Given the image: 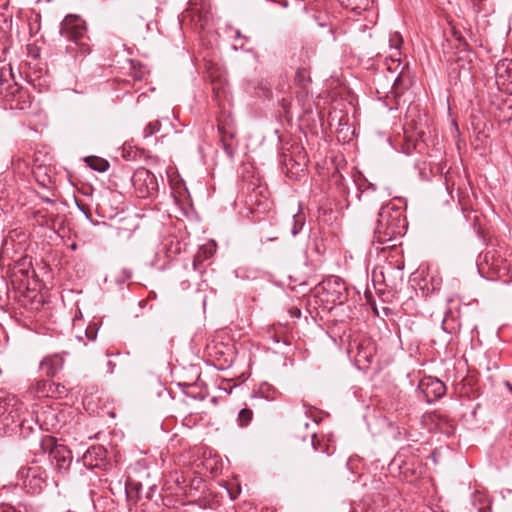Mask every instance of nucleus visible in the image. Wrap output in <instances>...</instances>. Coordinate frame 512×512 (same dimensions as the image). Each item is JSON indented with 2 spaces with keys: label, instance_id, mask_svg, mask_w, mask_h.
<instances>
[{
  "label": "nucleus",
  "instance_id": "16",
  "mask_svg": "<svg viewBox=\"0 0 512 512\" xmlns=\"http://www.w3.org/2000/svg\"><path fill=\"white\" fill-rule=\"evenodd\" d=\"M16 396L9 395L4 398H0V422L4 424V420H6L8 411L11 406H15Z\"/></svg>",
  "mask_w": 512,
  "mask_h": 512
},
{
  "label": "nucleus",
  "instance_id": "14",
  "mask_svg": "<svg viewBox=\"0 0 512 512\" xmlns=\"http://www.w3.org/2000/svg\"><path fill=\"white\" fill-rule=\"evenodd\" d=\"M23 403L16 397L15 406H11L6 420H4V425L9 426L20 420L21 415L23 414Z\"/></svg>",
  "mask_w": 512,
  "mask_h": 512
},
{
  "label": "nucleus",
  "instance_id": "42",
  "mask_svg": "<svg viewBox=\"0 0 512 512\" xmlns=\"http://www.w3.org/2000/svg\"><path fill=\"white\" fill-rule=\"evenodd\" d=\"M68 512H71V511H68Z\"/></svg>",
  "mask_w": 512,
  "mask_h": 512
},
{
  "label": "nucleus",
  "instance_id": "13",
  "mask_svg": "<svg viewBox=\"0 0 512 512\" xmlns=\"http://www.w3.org/2000/svg\"><path fill=\"white\" fill-rule=\"evenodd\" d=\"M42 468L38 465L23 467L18 471L20 480H43Z\"/></svg>",
  "mask_w": 512,
  "mask_h": 512
},
{
  "label": "nucleus",
  "instance_id": "7",
  "mask_svg": "<svg viewBox=\"0 0 512 512\" xmlns=\"http://www.w3.org/2000/svg\"><path fill=\"white\" fill-rule=\"evenodd\" d=\"M419 389L423 393L427 402L441 398L446 393L445 384L437 378H426L419 384Z\"/></svg>",
  "mask_w": 512,
  "mask_h": 512
},
{
  "label": "nucleus",
  "instance_id": "37",
  "mask_svg": "<svg viewBox=\"0 0 512 512\" xmlns=\"http://www.w3.org/2000/svg\"><path fill=\"white\" fill-rule=\"evenodd\" d=\"M236 37H241V33H240V31H237V32H236Z\"/></svg>",
  "mask_w": 512,
  "mask_h": 512
},
{
  "label": "nucleus",
  "instance_id": "15",
  "mask_svg": "<svg viewBox=\"0 0 512 512\" xmlns=\"http://www.w3.org/2000/svg\"><path fill=\"white\" fill-rule=\"evenodd\" d=\"M87 165L98 172H105L109 168V162L97 156H89L85 159Z\"/></svg>",
  "mask_w": 512,
  "mask_h": 512
},
{
  "label": "nucleus",
  "instance_id": "23",
  "mask_svg": "<svg viewBox=\"0 0 512 512\" xmlns=\"http://www.w3.org/2000/svg\"><path fill=\"white\" fill-rule=\"evenodd\" d=\"M161 128V123L158 120L149 122L144 129V136L150 137L157 133Z\"/></svg>",
  "mask_w": 512,
  "mask_h": 512
},
{
  "label": "nucleus",
  "instance_id": "28",
  "mask_svg": "<svg viewBox=\"0 0 512 512\" xmlns=\"http://www.w3.org/2000/svg\"><path fill=\"white\" fill-rule=\"evenodd\" d=\"M202 261V256L200 254H197L193 261V267L195 270H198V263Z\"/></svg>",
  "mask_w": 512,
  "mask_h": 512
},
{
  "label": "nucleus",
  "instance_id": "6",
  "mask_svg": "<svg viewBox=\"0 0 512 512\" xmlns=\"http://www.w3.org/2000/svg\"><path fill=\"white\" fill-rule=\"evenodd\" d=\"M107 450L101 446L96 445L89 448L82 457V462L85 467L90 470L105 469L107 466Z\"/></svg>",
  "mask_w": 512,
  "mask_h": 512
},
{
  "label": "nucleus",
  "instance_id": "19",
  "mask_svg": "<svg viewBox=\"0 0 512 512\" xmlns=\"http://www.w3.org/2000/svg\"><path fill=\"white\" fill-rule=\"evenodd\" d=\"M295 82L302 88H305L310 82L309 72L305 68H299L295 73Z\"/></svg>",
  "mask_w": 512,
  "mask_h": 512
},
{
  "label": "nucleus",
  "instance_id": "31",
  "mask_svg": "<svg viewBox=\"0 0 512 512\" xmlns=\"http://www.w3.org/2000/svg\"><path fill=\"white\" fill-rule=\"evenodd\" d=\"M322 452H326L328 455L332 454L333 452H330L329 451V446L324 444L323 445V449H322Z\"/></svg>",
  "mask_w": 512,
  "mask_h": 512
},
{
  "label": "nucleus",
  "instance_id": "10",
  "mask_svg": "<svg viewBox=\"0 0 512 512\" xmlns=\"http://www.w3.org/2000/svg\"><path fill=\"white\" fill-rule=\"evenodd\" d=\"M63 364V357L59 354H54L47 356L42 360L40 363V369L45 375L54 377L58 374L59 371L62 370Z\"/></svg>",
  "mask_w": 512,
  "mask_h": 512
},
{
  "label": "nucleus",
  "instance_id": "29",
  "mask_svg": "<svg viewBox=\"0 0 512 512\" xmlns=\"http://www.w3.org/2000/svg\"><path fill=\"white\" fill-rule=\"evenodd\" d=\"M281 104H282V107L284 108L285 112L287 113V109H288L290 103L286 99H282Z\"/></svg>",
  "mask_w": 512,
  "mask_h": 512
},
{
  "label": "nucleus",
  "instance_id": "30",
  "mask_svg": "<svg viewBox=\"0 0 512 512\" xmlns=\"http://www.w3.org/2000/svg\"><path fill=\"white\" fill-rule=\"evenodd\" d=\"M346 299L345 295H343L341 292H339V295L337 297V300L339 303H343V301Z\"/></svg>",
  "mask_w": 512,
  "mask_h": 512
},
{
  "label": "nucleus",
  "instance_id": "12",
  "mask_svg": "<svg viewBox=\"0 0 512 512\" xmlns=\"http://www.w3.org/2000/svg\"><path fill=\"white\" fill-rule=\"evenodd\" d=\"M116 483L119 486V490H123L128 501L137 502L138 500H140L142 498L141 482H116Z\"/></svg>",
  "mask_w": 512,
  "mask_h": 512
},
{
  "label": "nucleus",
  "instance_id": "11",
  "mask_svg": "<svg viewBox=\"0 0 512 512\" xmlns=\"http://www.w3.org/2000/svg\"><path fill=\"white\" fill-rule=\"evenodd\" d=\"M472 504L477 509V512L491 511V500L486 491L481 489V487H475L472 494Z\"/></svg>",
  "mask_w": 512,
  "mask_h": 512
},
{
  "label": "nucleus",
  "instance_id": "32",
  "mask_svg": "<svg viewBox=\"0 0 512 512\" xmlns=\"http://www.w3.org/2000/svg\"><path fill=\"white\" fill-rule=\"evenodd\" d=\"M271 339L273 340L274 343L276 344H279L281 342L280 338L277 337L276 335L272 336Z\"/></svg>",
  "mask_w": 512,
  "mask_h": 512
},
{
  "label": "nucleus",
  "instance_id": "1",
  "mask_svg": "<svg viewBox=\"0 0 512 512\" xmlns=\"http://www.w3.org/2000/svg\"><path fill=\"white\" fill-rule=\"evenodd\" d=\"M406 225L403 211L395 205L382 206L378 213L373 243L385 244L400 236Z\"/></svg>",
  "mask_w": 512,
  "mask_h": 512
},
{
  "label": "nucleus",
  "instance_id": "26",
  "mask_svg": "<svg viewBox=\"0 0 512 512\" xmlns=\"http://www.w3.org/2000/svg\"><path fill=\"white\" fill-rule=\"evenodd\" d=\"M501 67H505L506 70L511 71L512 70V60L506 59V60L502 61L498 65L497 69L499 70Z\"/></svg>",
  "mask_w": 512,
  "mask_h": 512
},
{
  "label": "nucleus",
  "instance_id": "17",
  "mask_svg": "<svg viewBox=\"0 0 512 512\" xmlns=\"http://www.w3.org/2000/svg\"><path fill=\"white\" fill-rule=\"evenodd\" d=\"M220 485L226 490L230 499H236L241 493L240 482H220Z\"/></svg>",
  "mask_w": 512,
  "mask_h": 512
},
{
  "label": "nucleus",
  "instance_id": "41",
  "mask_svg": "<svg viewBox=\"0 0 512 512\" xmlns=\"http://www.w3.org/2000/svg\"><path fill=\"white\" fill-rule=\"evenodd\" d=\"M350 512H356V510H351Z\"/></svg>",
  "mask_w": 512,
  "mask_h": 512
},
{
  "label": "nucleus",
  "instance_id": "20",
  "mask_svg": "<svg viewBox=\"0 0 512 512\" xmlns=\"http://www.w3.org/2000/svg\"><path fill=\"white\" fill-rule=\"evenodd\" d=\"M253 418V411L249 408L241 409L238 413V423L241 427L247 426Z\"/></svg>",
  "mask_w": 512,
  "mask_h": 512
},
{
  "label": "nucleus",
  "instance_id": "2",
  "mask_svg": "<svg viewBox=\"0 0 512 512\" xmlns=\"http://www.w3.org/2000/svg\"><path fill=\"white\" fill-rule=\"evenodd\" d=\"M60 34L70 42L66 47L67 53L74 57L90 54L86 23L80 16L67 15L60 24Z\"/></svg>",
  "mask_w": 512,
  "mask_h": 512
},
{
  "label": "nucleus",
  "instance_id": "27",
  "mask_svg": "<svg viewBox=\"0 0 512 512\" xmlns=\"http://www.w3.org/2000/svg\"><path fill=\"white\" fill-rule=\"evenodd\" d=\"M157 489V486L154 484V485H151L148 487V491L145 495V498L148 499V500H151L153 498V494L155 492V490Z\"/></svg>",
  "mask_w": 512,
  "mask_h": 512
},
{
  "label": "nucleus",
  "instance_id": "21",
  "mask_svg": "<svg viewBox=\"0 0 512 512\" xmlns=\"http://www.w3.org/2000/svg\"><path fill=\"white\" fill-rule=\"evenodd\" d=\"M34 217L39 226L52 228L53 219L49 214L38 211Z\"/></svg>",
  "mask_w": 512,
  "mask_h": 512
},
{
  "label": "nucleus",
  "instance_id": "36",
  "mask_svg": "<svg viewBox=\"0 0 512 512\" xmlns=\"http://www.w3.org/2000/svg\"><path fill=\"white\" fill-rule=\"evenodd\" d=\"M390 94H392L395 98L397 97V93L394 91L390 92Z\"/></svg>",
  "mask_w": 512,
  "mask_h": 512
},
{
  "label": "nucleus",
  "instance_id": "35",
  "mask_svg": "<svg viewBox=\"0 0 512 512\" xmlns=\"http://www.w3.org/2000/svg\"><path fill=\"white\" fill-rule=\"evenodd\" d=\"M392 109H398V102L397 101L395 102V106H391L390 107V110H392Z\"/></svg>",
  "mask_w": 512,
  "mask_h": 512
},
{
  "label": "nucleus",
  "instance_id": "3",
  "mask_svg": "<svg viewBox=\"0 0 512 512\" xmlns=\"http://www.w3.org/2000/svg\"><path fill=\"white\" fill-rule=\"evenodd\" d=\"M0 86V98L6 102L10 109L26 112L32 106V99L26 88L18 85L11 76H6Z\"/></svg>",
  "mask_w": 512,
  "mask_h": 512
},
{
  "label": "nucleus",
  "instance_id": "9",
  "mask_svg": "<svg viewBox=\"0 0 512 512\" xmlns=\"http://www.w3.org/2000/svg\"><path fill=\"white\" fill-rule=\"evenodd\" d=\"M60 389L64 387L49 380H38L31 386V392L38 398L55 397L61 393Z\"/></svg>",
  "mask_w": 512,
  "mask_h": 512
},
{
  "label": "nucleus",
  "instance_id": "39",
  "mask_svg": "<svg viewBox=\"0 0 512 512\" xmlns=\"http://www.w3.org/2000/svg\"><path fill=\"white\" fill-rule=\"evenodd\" d=\"M283 344L284 345H288L289 343H288V341L286 339H283Z\"/></svg>",
  "mask_w": 512,
  "mask_h": 512
},
{
  "label": "nucleus",
  "instance_id": "38",
  "mask_svg": "<svg viewBox=\"0 0 512 512\" xmlns=\"http://www.w3.org/2000/svg\"><path fill=\"white\" fill-rule=\"evenodd\" d=\"M87 335L90 338V340H93L95 338V336H90L88 332H87Z\"/></svg>",
  "mask_w": 512,
  "mask_h": 512
},
{
  "label": "nucleus",
  "instance_id": "24",
  "mask_svg": "<svg viewBox=\"0 0 512 512\" xmlns=\"http://www.w3.org/2000/svg\"><path fill=\"white\" fill-rule=\"evenodd\" d=\"M403 43V39L400 33L394 32L389 37V45L391 49L399 50Z\"/></svg>",
  "mask_w": 512,
  "mask_h": 512
},
{
  "label": "nucleus",
  "instance_id": "5",
  "mask_svg": "<svg viewBox=\"0 0 512 512\" xmlns=\"http://www.w3.org/2000/svg\"><path fill=\"white\" fill-rule=\"evenodd\" d=\"M132 183L140 198L150 197L158 191L157 177L144 167L138 168L134 172Z\"/></svg>",
  "mask_w": 512,
  "mask_h": 512
},
{
  "label": "nucleus",
  "instance_id": "40",
  "mask_svg": "<svg viewBox=\"0 0 512 512\" xmlns=\"http://www.w3.org/2000/svg\"><path fill=\"white\" fill-rule=\"evenodd\" d=\"M459 204H461V208H462V207L467 208L466 206H464V205L462 204V201H459Z\"/></svg>",
  "mask_w": 512,
  "mask_h": 512
},
{
  "label": "nucleus",
  "instance_id": "25",
  "mask_svg": "<svg viewBox=\"0 0 512 512\" xmlns=\"http://www.w3.org/2000/svg\"><path fill=\"white\" fill-rule=\"evenodd\" d=\"M6 76H11V69H6L4 67H0V86L3 85V80Z\"/></svg>",
  "mask_w": 512,
  "mask_h": 512
},
{
  "label": "nucleus",
  "instance_id": "18",
  "mask_svg": "<svg viewBox=\"0 0 512 512\" xmlns=\"http://www.w3.org/2000/svg\"><path fill=\"white\" fill-rule=\"evenodd\" d=\"M305 225V216L302 213L294 214L291 220V234L296 236Z\"/></svg>",
  "mask_w": 512,
  "mask_h": 512
},
{
  "label": "nucleus",
  "instance_id": "4",
  "mask_svg": "<svg viewBox=\"0 0 512 512\" xmlns=\"http://www.w3.org/2000/svg\"><path fill=\"white\" fill-rule=\"evenodd\" d=\"M40 448L43 453H48L52 464L57 470H67L72 462L71 451L57 441L53 436H45L41 439Z\"/></svg>",
  "mask_w": 512,
  "mask_h": 512
},
{
  "label": "nucleus",
  "instance_id": "33",
  "mask_svg": "<svg viewBox=\"0 0 512 512\" xmlns=\"http://www.w3.org/2000/svg\"><path fill=\"white\" fill-rule=\"evenodd\" d=\"M293 315H294V316H296V317H300V315H301V311H300L299 309H295V310L293 311Z\"/></svg>",
  "mask_w": 512,
  "mask_h": 512
},
{
  "label": "nucleus",
  "instance_id": "8",
  "mask_svg": "<svg viewBox=\"0 0 512 512\" xmlns=\"http://www.w3.org/2000/svg\"><path fill=\"white\" fill-rule=\"evenodd\" d=\"M402 269L403 266L400 264L394 265L392 263H388L387 266L382 268L380 273L387 287L396 289L403 282Z\"/></svg>",
  "mask_w": 512,
  "mask_h": 512
},
{
  "label": "nucleus",
  "instance_id": "34",
  "mask_svg": "<svg viewBox=\"0 0 512 512\" xmlns=\"http://www.w3.org/2000/svg\"><path fill=\"white\" fill-rule=\"evenodd\" d=\"M313 439H315V435L313 436ZM312 444L315 450H318L317 445H321L319 442L316 443L315 440H313Z\"/></svg>",
  "mask_w": 512,
  "mask_h": 512
},
{
  "label": "nucleus",
  "instance_id": "22",
  "mask_svg": "<svg viewBox=\"0 0 512 512\" xmlns=\"http://www.w3.org/2000/svg\"><path fill=\"white\" fill-rule=\"evenodd\" d=\"M462 211L464 212L465 219L467 221H471L472 222V224L474 226V229L479 234L480 233V229H481L480 216L476 215V214L471 216L473 210H468V208L462 207Z\"/></svg>",
  "mask_w": 512,
  "mask_h": 512
}]
</instances>
